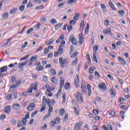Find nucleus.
<instances>
[{
  "label": "nucleus",
  "instance_id": "obj_26",
  "mask_svg": "<svg viewBox=\"0 0 130 130\" xmlns=\"http://www.w3.org/2000/svg\"><path fill=\"white\" fill-rule=\"evenodd\" d=\"M46 94V95H48L49 97H52V96H53V94H52V93H51V92H50V91H49L48 89H47Z\"/></svg>",
  "mask_w": 130,
  "mask_h": 130
},
{
  "label": "nucleus",
  "instance_id": "obj_42",
  "mask_svg": "<svg viewBox=\"0 0 130 130\" xmlns=\"http://www.w3.org/2000/svg\"><path fill=\"white\" fill-rule=\"evenodd\" d=\"M38 86V84L35 83L33 86V90L35 91H37L38 90V88L37 87Z\"/></svg>",
  "mask_w": 130,
  "mask_h": 130
},
{
  "label": "nucleus",
  "instance_id": "obj_56",
  "mask_svg": "<svg viewBox=\"0 0 130 130\" xmlns=\"http://www.w3.org/2000/svg\"><path fill=\"white\" fill-rule=\"evenodd\" d=\"M51 115V114H50V113H48V114L46 115H45L44 117V119H47V118H48V117H49V116H50Z\"/></svg>",
  "mask_w": 130,
  "mask_h": 130
},
{
  "label": "nucleus",
  "instance_id": "obj_4",
  "mask_svg": "<svg viewBox=\"0 0 130 130\" xmlns=\"http://www.w3.org/2000/svg\"><path fill=\"white\" fill-rule=\"evenodd\" d=\"M4 111L5 113H8L9 114L12 111V107L11 106H6L4 108Z\"/></svg>",
  "mask_w": 130,
  "mask_h": 130
},
{
  "label": "nucleus",
  "instance_id": "obj_33",
  "mask_svg": "<svg viewBox=\"0 0 130 130\" xmlns=\"http://www.w3.org/2000/svg\"><path fill=\"white\" fill-rule=\"evenodd\" d=\"M54 121L56 124H58L60 123V119L58 117H57L56 118V119H54Z\"/></svg>",
  "mask_w": 130,
  "mask_h": 130
},
{
  "label": "nucleus",
  "instance_id": "obj_5",
  "mask_svg": "<svg viewBox=\"0 0 130 130\" xmlns=\"http://www.w3.org/2000/svg\"><path fill=\"white\" fill-rule=\"evenodd\" d=\"M74 82H75V85L76 87V88H79V87H80L79 86V85H80V81L79 80V76H78V75H77L75 76Z\"/></svg>",
  "mask_w": 130,
  "mask_h": 130
},
{
  "label": "nucleus",
  "instance_id": "obj_61",
  "mask_svg": "<svg viewBox=\"0 0 130 130\" xmlns=\"http://www.w3.org/2000/svg\"><path fill=\"white\" fill-rule=\"evenodd\" d=\"M98 49H99V47H98V46L96 45L93 47V50L94 52V51H97V50H98Z\"/></svg>",
  "mask_w": 130,
  "mask_h": 130
},
{
  "label": "nucleus",
  "instance_id": "obj_59",
  "mask_svg": "<svg viewBox=\"0 0 130 130\" xmlns=\"http://www.w3.org/2000/svg\"><path fill=\"white\" fill-rule=\"evenodd\" d=\"M61 24H57L55 26V28L56 30H58V29H59V28H60L61 27Z\"/></svg>",
  "mask_w": 130,
  "mask_h": 130
},
{
  "label": "nucleus",
  "instance_id": "obj_41",
  "mask_svg": "<svg viewBox=\"0 0 130 130\" xmlns=\"http://www.w3.org/2000/svg\"><path fill=\"white\" fill-rule=\"evenodd\" d=\"M12 97H13V95L12 94H8L6 98V100H7V101H10V100L12 99Z\"/></svg>",
  "mask_w": 130,
  "mask_h": 130
},
{
  "label": "nucleus",
  "instance_id": "obj_48",
  "mask_svg": "<svg viewBox=\"0 0 130 130\" xmlns=\"http://www.w3.org/2000/svg\"><path fill=\"white\" fill-rule=\"evenodd\" d=\"M22 122L23 124H24V125H26V122H27V119H26V118H22Z\"/></svg>",
  "mask_w": 130,
  "mask_h": 130
},
{
  "label": "nucleus",
  "instance_id": "obj_28",
  "mask_svg": "<svg viewBox=\"0 0 130 130\" xmlns=\"http://www.w3.org/2000/svg\"><path fill=\"white\" fill-rule=\"evenodd\" d=\"M84 26H85V21L82 20L80 23V28L82 29V31H84Z\"/></svg>",
  "mask_w": 130,
  "mask_h": 130
},
{
  "label": "nucleus",
  "instance_id": "obj_39",
  "mask_svg": "<svg viewBox=\"0 0 130 130\" xmlns=\"http://www.w3.org/2000/svg\"><path fill=\"white\" fill-rule=\"evenodd\" d=\"M57 52L59 54H62L63 52V49L61 48H59L58 50H57Z\"/></svg>",
  "mask_w": 130,
  "mask_h": 130
},
{
  "label": "nucleus",
  "instance_id": "obj_7",
  "mask_svg": "<svg viewBox=\"0 0 130 130\" xmlns=\"http://www.w3.org/2000/svg\"><path fill=\"white\" fill-rule=\"evenodd\" d=\"M78 37L79 44L81 45L83 44V43H84V35H83V33L79 34Z\"/></svg>",
  "mask_w": 130,
  "mask_h": 130
},
{
  "label": "nucleus",
  "instance_id": "obj_30",
  "mask_svg": "<svg viewBox=\"0 0 130 130\" xmlns=\"http://www.w3.org/2000/svg\"><path fill=\"white\" fill-rule=\"evenodd\" d=\"M124 114H125V112L122 111L120 112V115L122 119H124Z\"/></svg>",
  "mask_w": 130,
  "mask_h": 130
},
{
  "label": "nucleus",
  "instance_id": "obj_11",
  "mask_svg": "<svg viewBox=\"0 0 130 130\" xmlns=\"http://www.w3.org/2000/svg\"><path fill=\"white\" fill-rule=\"evenodd\" d=\"M93 60L98 63V60H97V52L94 51L93 53Z\"/></svg>",
  "mask_w": 130,
  "mask_h": 130
},
{
  "label": "nucleus",
  "instance_id": "obj_21",
  "mask_svg": "<svg viewBox=\"0 0 130 130\" xmlns=\"http://www.w3.org/2000/svg\"><path fill=\"white\" fill-rule=\"evenodd\" d=\"M95 67H90L89 69V73L90 74H93L94 71H95Z\"/></svg>",
  "mask_w": 130,
  "mask_h": 130
},
{
  "label": "nucleus",
  "instance_id": "obj_49",
  "mask_svg": "<svg viewBox=\"0 0 130 130\" xmlns=\"http://www.w3.org/2000/svg\"><path fill=\"white\" fill-rule=\"evenodd\" d=\"M17 107H18V108H20V107H21V106H20V104H15L13 105V108H16Z\"/></svg>",
  "mask_w": 130,
  "mask_h": 130
},
{
  "label": "nucleus",
  "instance_id": "obj_53",
  "mask_svg": "<svg viewBox=\"0 0 130 130\" xmlns=\"http://www.w3.org/2000/svg\"><path fill=\"white\" fill-rule=\"evenodd\" d=\"M32 6H33V3H32V2H29L28 4L27 5L26 7L27 8H30L31 7H32Z\"/></svg>",
  "mask_w": 130,
  "mask_h": 130
},
{
  "label": "nucleus",
  "instance_id": "obj_36",
  "mask_svg": "<svg viewBox=\"0 0 130 130\" xmlns=\"http://www.w3.org/2000/svg\"><path fill=\"white\" fill-rule=\"evenodd\" d=\"M70 87H71V84H70V83H67L64 86V88L66 90H69Z\"/></svg>",
  "mask_w": 130,
  "mask_h": 130
},
{
  "label": "nucleus",
  "instance_id": "obj_63",
  "mask_svg": "<svg viewBox=\"0 0 130 130\" xmlns=\"http://www.w3.org/2000/svg\"><path fill=\"white\" fill-rule=\"evenodd\" d=\"M93 130H100L99 129V127H98L97 125H94L92 127Z\"/></svg>",
  "mask_w": 130,
  "mask_h": 130
},
{
  "label": "nucleus",
  "instance_id": "obj_17",
  "mask_svg": "<svg viewBox=\"0 0 130 130\" xmlns=\"http://www.w3.org/2000/svg\"><path fill=\"white\" fill-rule=\"evenodd\" d=\"M103 32L105 34H109L111 32V28L108 27L107 29H104Z\"/></svg>",
  "mask_w": 130,
  "mask_h": 130
},
{
  "label": "nucleus",
  "instance_id": "obj_31",
  "mask_svg": "<svg viewBox=\"0 0 130 130\" xmlns=\"http://www.w3.org/2000/svg\"><path fill=\"white\" fill-rule=\"evenodd\" d=\"M18 123L17 124V127H21V126H25V124H22L21 120H19Z\"/></svg>",
  "mask_w": 130,
  "mask_h": 130
},
{
  "label": "nucleus",
  "instance_id": "obj_6",
  "mask_svg": "<svg viewBox=\"0 0 130 130\" xmlns=\"http://www.w3.org/2000/svg\"><path fill=\"white\" fill-rule=\"evenodd\" d=\"M81 89H82L83 90L82 92V93L87 92V88L86 87V83H85V81H82Z\"/></svg>",
  "mask_w": 130,
  "mask_h": 130
},
{
  "label": "nucleus",
  "instance_id": "obj_15",
  "mask_svg": "<svg viewBox=\"0 0 130 130\" xmlns=\"http://www.w3.org/2000/svg\"><path fill=\"white\" fill-rule=\"evenodd\" d=\"M107 113L109 115H111V116H112L113 117L115 116V112L113 110L109 111L107 112Z\"/></svg>",
  "mask_w": 130,
  "mask_h": 130
},
{
  "label": "nucleus",
  "instance_id": "obj_64",
  "mask_svg": "<svg viewBox=\"0 0 130 130\" xmlns=\"http://www.w3.org/2000/svg\"><path fill=\"white\" fill-rule=\"evenodd\" d=\"M16 81V77L15 76H11V82L14 83Z\"/></svg>",
  "mask_w": 130,
  "mask_h": 130
},
{
  "label": "nucleus",
  "instance_id": "obj_40",
  "mask_svg": "<svg viewBox=\"0 0 130 130\" xmlns=\"http://www.w3.org/2000/svg\"><path fill=\"white\" fill-rule=\"evenodd\" d=\"M74 111L75 113V115L78 116V115H79V113L80 112V110H79V109H77V108H75L74 109Z\"/></svg>",
  "mask_w": 130,
  "mask_h": 130
},
{
  "label": "nucleus",
  "instance_id": "obj_22",
  "mask_svg": "<svg viewBox=\"0 0 130 130\" xmlns=\"http://www.w3.org/2000/svg\"><path fill=\"white\" fill-rule=\"evenodd\" d=\"M17 9H18L17 8H14L11 9L10 11V14H11V15H13V14H15V12H17Z\"/></svg>",
  "mask_w": 130,
  "mask_h": 130
},
{
  "label": "nucleus",
  "instance_id": "obj_20",
  "mask_svg": "<svg viewBox=\"0 0 130 130\" xmlns=\"http://www.w3.org/2000/svg\"><path fill=\"white\" fill-rule=\"evenodd\" d=\"M36 69L39 72H41V71H43L44 68L43 66L39 65L36 68Z\"/></svg>",
  "mask_w": 130,
  "mask_h": 130
},
{
  "label": "nucleus",
  "instance_id": "obj_19",
  "mask_svg": "<svg viewBox=\"0 0 130 130\" xmlns=\"http://www.w3.org/2000/svg\"><path fill=\"white\" fill-rule=\"evenodd\" d=\"M50 81L51 82H52V83H53V84H57V79H56L55 77H53L52 78L50 79Z\"/></svg>",
  "mask_w": 130,
  "mask_h": 130
},
{
  "label": "nucleus",
  "instance_id": "obj_51",
  "mask_svg": "<svg viewBox=\"0 0 130 130\" xmlns=\"http://www.w3.org/2000/svg\"><path fill=\"white\" fill-rule=\"evenodd\" d=\"M19 10L21 12H23V11H24V10H25V6L24 5L20 6L19 7Z\"/></svg>",
  "mask_w": 130,
  "mask_h": 130
},
{
  "label": "nucleus",
  "instance_id": "obj_45",
  "mask_svg": "<svg viewBox=\"0 0 130 130\" xmlns=\"http://www.w3.org/2000/svg\"><path fill=\"white\" fill-rule=\"evenodd\" d=\"M76 21L77 20H76V19H74L73 18V19H72V20H71L70 21V23L71 24V25H75V24H76V23H77Z\"/></svg>",
  "mask_w": 130,
  "mask_h": 130
},
{
  "label": "nucleus",
  "instance_id": "obj_3",
  "mask_svg": "<svg viewBox=\"0 0 130 130\" xmlns=\"http://www.w3.org/2000/svg\"><path fill=\"white\" fill-rule=\"evenodd\" d=\"M0 74L2 75H7L8 74V66H4L0 68Z\"/></svg>",
  "mask_w": 130,
  "mask_h": 130
},
{
  "label": "nucleus",
  "instance_id": "obj_10",
  "mask_svg": "<svg viewBox=\"0 0 130 130\" xmlns=\"http://www.w3.org/2000/svg\"><path fill=\"white\" fill-rule=\"evenodd\" d=\"M109 7H110L111 8H112V10H113V11H116V8H115V6H114V4H113V3H112V2L110 1L109 2Z\"/></svg>",
  "mask_w": 130,
  "mask_h": 130
},
{
  "label": "nucleus",
  "instance_id": "obj_29",
  "mask_svg": "<svg viewBox=\"0 0 130 130\" xmlns=\"http://www.w3.org/2000/svg\"><path fill=\"white\" fill-rule=\"evenodd\" d=\"M59 115H63L66 113V110L63 109H60L59 112Z\"/></svg>",
  "mask_w": 130,
  "mask_h": 130
},
{
  "label": "nucleus",
  "instance_id": "obj_52",
  "mask_svg": "<svg viewBox=\"0 0 130 130\" xmlns=\"http://www.w3.org/2000/svg\"><path fill=\"white\" fill-rule=\"evenodd\" d=\"M105 26H109V20L108 19H106L105 20Z\"/></svg>",
  "mask_w": 130,
  "mask_h": 130
},
{
  "label": "nucleus",
  "instance_id": "obj_50",
  "mask_svg": "<svg viewBox=\"0 0 130 130\" xmlns=\"http://www.w3.org/2000/svg\"><path fill=\"white\" fill-rule=\"evenodd\" d=\"M6 118V115L5 114H2L0 116V119L1 120H4Z\"/></svg>",
  "mask_w": 130,
  "mask_h": 130
},
{
  "label": "nucleus",
  "instance_id": "obj_32",
  "mask_svg": "<svg viewBox=\"0 0 130 130\" xmlns=\"http://www.w3.org/2000/svg\"><path fill=\"white\" fill-rule=\"evenodd\" d=\"M79 17H80V14L79 13H76L73 19L76 21H78V20H79Z\"/></svg>",
  "mask_w": 130,
  "mask_h": 130
},
{
  "label": "nucleus",
  "instance_id": "obj_9",
  "mask_svg": "<svg viewBox=\"0 0 130 130\" xmlns=\"http://www.w3.org/2000/svg\"><path fill=\"white\" fill-rule=\"evenodd\" d=\"M69 40H71V43H72V44H73V45H76V44L78 43V42H77V39H76V38H69Z\"/></svg>",
  "mask_w": 130,
  "mask_h": 130
},
{
  "label": "nucleus",
  "instance_id": "obj_58",
  "mask_svg": "<svg viewBox=\"0 0 130 130\" xmlns=\"http://www.w3.org/2000/svg\"><path fill=\"white\" fill-rule=\"evenodd\" d=\"M77 55H78V52H74V54L71 55V57L72 58H73L74 57H76V56H77Z\"/></svg>",
  "mask_w": 130,
  "mask_h": 130
},
{
  "label": "nucleus",
  "instance_id": "obj_34",
  "mask_svg": "<svg viewBox=\"0 0 130 130\" xmlns=\"http://www.w3.org/2000/svg\"><path fill=\"white\" fill-rule=\"evenodd\" d=\"M43 105H46V103L47 102V100H46V97L45 96H44L43 97Z\"/></svg>",
  "mask_w": 130,
  "mask_h": 130
},
{
  "label": "nucleus",
  "instance_id": "obj_25",
  "mask_svg": "<svg viewBox=\"0 0 130 130\" xmlns=\"http://www.w3.org/2000/svg\"><path fill=\"white\" fill-rule=\"evenodd\" d=\"M54 42V40L52 38L50 39L49 41H48L46 43L47 45H50V44H52Z\"/></svg>",
  "mask_w": 130,
  "mask_h": 130
},
{
  "label": "nucleus",
  "instance_id": "obj_62",
  "mask_svg": "<svg viewBox=\"0 0 130 130\" xmlns=\"http://www.w3.org/2000/svg\"><path fill=\"white\" fill-rule=\"evenodd\" d=\"M62 98L63 99V101H62V103H64L66 101V94H63L62 96Z\"/></svg>",
  "mask_w": 130,
  "mask_h": 130
},
{
  "label": "nucleus",
  "instance_id": "obj_35",
  "mask_svg": "<svg viewBox=\"0 0 130 130\" xmlns=\"http://www.w3.org/2000/svg\"><path fill=\"white\" fill-rule=\"evenodd\" d=\"M79 59L78 58H76L72 62L73 66H77V63H78Z\"/></svg>",
  "mask_w": 130,
  "mask_h": 130
},
{
  "label": "nucleus",
  "instance_id": "obj_38",
  "mask_svg": "<svg viewBox=\"0 0 130 130\" xmlns=\"http://www.w3.org/2000/svg\"><path fill=\"white\" fill-rule=\"evenodd\" d=\"M8 17H9V14L6 13L3 15L2 19L3 20H6V19H7Z\"/></svg>",
  "mask_w": 130,
  "mask_h": 130
},
{
  "label": "nucleus",
  "instance_id": "obj_27",
  "mask_svg": "<svg viewBox=\"0 0 130 130\" xmlns=\"http://www.w3.org/2000/svg\"><path fill=\"white\" fill-rule=\"evenodd\" d=\"M64 84V79L63 78H61L60 81V85L61 88L63 86Z\"/></svg>",
  "mask_w": 130,
  "mask_h": 130
},
{
  "label": "nucleus",
  "instance_id": "obj_12",
  "mask_svg": "<svg viewBox=\"0 0 130 130\" xmlns=\"http://www.w3.org/2000/svg\"><path fill=\"white\" fill-rule=\"evenodd\" d=\"M118 59L119 62H120V63H121L123 66H125V64H126V63L125 62V60H124L123 58L120 57H119L118 58Z\"/></svg>",
  "mask_w": 130,
  "mask_h": 130
},
{
  "label": "nucleus",
  "instance_id": "obj_13",
  "mask_svg": "<svg viewBox=\"0 0 130 130\" xmlns=\"http://www.w3.org/2000/svg\"><path fill=\"white\" fill-rule=\"evenodd\" d=\"M100 6L103 13H106V12L107 11L106 6H105V5H104V4H101Z\"/></svg>",
  "mask_w": 130,
  "mask_h": 130
},
{
  "label": "nucleus",
  "instance_id": "obj_24",
  "mask_svg": "<svg viewBox=\"0 0 130 130\" xmlns=\"http://www.w3.org/2000/svg\"><path fill=\"white\" fill-rule=\"evenodd\" d=\"M27 93H32L33 92V83L31 84V86L29 87V89H28L27 91Z\"/></svg>",
  "mask_w": 130,
  "mask_h": 130
},
{
  "label": "nucleus",
  "instance_id": "obj_8",
  "mask_svg": "<svg viewBox=\"0 0 130 130\" xmlns=\"http://www.w3.org/2000/svg\"><path fill=\"white\" fill-rule=\"evenodd\" d=\"M76 98L78 101H79V102H83V97L82 96L81 93L77 92Z\"/></svg>",
  "mask_w": 130,
  "mask_h": 130
},
{
  "label": "nucleus",
  "instance_id": "obj_2",
  "mask_svg": "<svg viewBox=\"0 0 130 130\" xmlns=\"http://www.w3.org/2000/svg\"><path fill=\"white\" fill-rule=\"evenodd\" d=\"M82 125H83V122L80 121L77 122L74 127V130L81 129V128H82Z\"/></svg>",
  "mask_w": 130,
  "mask_h": 130
},
{
  "label": "nucleus",
  "instance_id": "obj_46",
  "mask_svg": "<svg viewBox=\"0 0 130 130\" xmlns=\"http://www.w3.org/2000/svg\"><path fill=\"white\" fill-rule=\"evenodd\" d=\"M50 23L51 24H56L57 21L54 18H52L51 20H50Z\"/></svg>",
  "mask_w": 130,
  "mask_h": 130
},
{
  "label": "nucleus",
  "instance_id": "obj_47",
  "mask_svg": "<svg viewBox=\"0 0 130 130\" xmlns=\"http://www.w3.org/2000/svg\"><path fill=\"white\" fill-rule=\"evenodd\" d=\"M93 113L94 114V115H98V114H99V111L94 109L93 110Z\"/></svg>",
  "mask_w": 130,
  "mask_h": 130
},
{
  "label": "nucleus",
  "instance_id": "obj_57",
  "mask_svg": "<svg viewBox=\"0 0 130 130\" xmlns=\"http://www.w3.org/2000/svg\"><path fill=\"white\" fill-rule=\"evenodd\" d=\"M107 129L108 130H113V129H112V126H111L110 124H108L107 126Z\"/></svg>",
  "mask_w": 130,
  "mask_h": 130
},
{
  "label": "nucleus",
  "instance_id": "obj_43",
  "mask_svg": "<svg viewBox=\"0 0 130 130\" xmlns=\"http://www.w3.org/2000/svg\"><path fill=\"white\" fill-rule=\"evenodd\" d=\"M50 73L51 75H56V71L53 69H50Z\"/></svg>",
  "mask_w": 130,
  "mask_h": 130
},
{
  "label": "nucleus",
  "instance_id": "obj_14",
  "mask_svg": "<svg viewBox=\"0 0 130 130\" xmlns=\"http://www.w3.org/2000/svg\"><path fill=\"white\" fill-rule=\"evenodd\" d=\"M91 85L88 84L87 85V90L88 91V96H91V94L92 93V89H91Z\"/></svg>",
  "mask_w": 130,
  "mask_h": 130
},
{
  "label": "nucleus",
  "instance_id": "obj_18",
  "mask_svg": "<svg viewBox=\"0 0 130 130\" xmlns=\"http://www.w3.org/2000/svg\"><path fill=\"white\" fill-rule=\"evenodd\" d=\"M99 88L102 90H106V86L104 83H102L99 85Z\"/></svg>",
  "mask_w": 130,
  "mask_h": 130
},
{
  "label": "nucleus",
  "instance_id": "obj_37",
  "mask_svg": "<svg viewBox=\"0 0 130 130\" xmlns=\"http://www.w3.org/2000/svg\"><path fill=\"white\" fill-rule=\"evenodd\" d=\"M110 94L112 97L114 98L115 97V93H114V91L113 90V89L111 88L110 89Z\"/></svg>",
  "mask_w": 130,
  "mask_h": 130
},
{
  "label": "nucleus",
  "instance_id": "obj_16",
  "mask_svg": "<svg viewBox=\"0 0 130 130\" xmlns=\"http://www.w3.org/2000/svg\"><path fill=\"white\" fill-rule=\"evenodd\" d=\"M89 29H90V24L87 23L85 30V34H86V35L89 34Z\"/></svg>",
  "mask_w": 130,
  "mask_h": 130
},
{
  "label": "nucleus",
  "instance_id": "obj_23",
  "mask_svg": "<svg viewBox=\"0 0 130 130\" xmlns=\"http://www.w3.org/2000/svg\"><path fill=\"white\" fill-rule=\"evenodd\" d=\"M27 109L28 111H32L33 110V103H30V105L27 107Z\"/></svg>",
  "mask_w": 130,
  "mask_h": 130
},
{
  "label": "nucleus",
  "instance_id": "obj_54",
  "mask_svg": "<svg viewBox=\"0 0 130 130\" xmlns=\"http://www.w3.org/2000/svg\"><path fill=\"white\" fill-rule=\"evenodd\" d=\"M40 21H41V22H46V18L44 16H42L40 19Z\"/></svg>",
  "mask_w": 130,
  "mask_h": 130
},
{
  "label": "nucleus",
  "instance_id": "obj_55",
  "mask_svg": "<svg viewBox=\"0 0 130 130\" xmlns=\"http://www.w3.org/2000/svg\"><path fill=\"white\" fill-rule=\"evenodd\" d=\"M49 112H52L53 111V107L52 106H49Z\"/></svg>",
  "mask_w": 130,
  "mask_h": 130
},
{
  "label": "nucleus",
  "instance_id": "obj_60",
  "mask_svg": "<svg viewBox=\"0 0 130 130\" xmlns=\"http://www.w3.org/2000/svg\"><path fill=\"white\" fill-rule=\"evenodd\" d=\"M48 104V106H51V105H50V104H51V101H50V99H47V103Z\"/></svg>",
  "mask_w": 130,
  "mask_h": 130
},
{
  "label": "nucleus",
  "instance_id": "obj_44",
  "mask_svg": "<svg viewBox=\"0 0 130 130\" xmlns=\"http://www.w3.org/2000/svg\"><path fill=\"white\" fill-rule=\"evenodd\" d=\"M43 81L45 83H47V82H48V78H47V76H44L43 78Z\"/></svg>",
  "mask_w": 130,
  "mask_h": 130
},
{
  "label": "nucleus",
  "instance_id": "obj_1",
  "mask_svg": "<svg viewBox=\"0 0 130 130\" xmlns=\"http://www.w3.org/2000/svg\"><path fill=\"white\" fill-rule=\"evenodd\" d=\"M59 62L61 68H65L69 62L67 61V59L63 58L62 57L59 58Z\"/></svg>",
  "mask_w": 130,
  "mask_h": 130
}]
</instances>
